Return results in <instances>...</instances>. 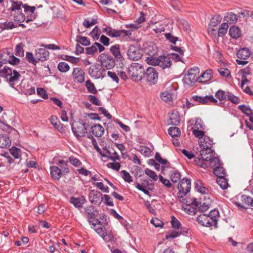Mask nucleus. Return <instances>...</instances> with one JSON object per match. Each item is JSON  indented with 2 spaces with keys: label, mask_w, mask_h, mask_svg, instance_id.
<instances>
[{
  "label": "nucleus",
  "mask_w": 253,
  "mask_h": 253,
  "mask_svg": "<svg viewBox=\"0 0 253 253\" xmlns=\"http://www.w3.org/2000/svg\"><path fill=\"white\" fill-rule=\"evenodd\" d=\"M144 68L143 66L137 63H131L127 69V75L122 69L117 70L116 72H112V79L119 83V76L125 80L128 78L135 82L141 81L143 79Z\"/></svg>",
  "instance_id": "nucleus-1"
},
{
  "label": "nucleus",
  "mask_w": 253,
  "mask_h": 253,
  "mask_svg": "<svg viewBox=\"0 0 253 253\" xmlns=\"http://www.w3.org/2000/svg\"><path fill=\"white\" fill-rule=\"evenodd\" d=\"M147 63L153 66H159L163 69L169 68L171 65V61L169 57L165 56L159 57L149 56L146 59Z\"/></svg>",
  "instance_id": "nucleus-2"
},
{
  "label": "nucleus",
  "mask_w": 253,
  "mask_h": 253,
  "mask_svg": "<svg viewBox=\"0 0 253 253\" xmlns=\"http://www.w3.org/2000/svg\"><path fill=\"white\" fill-rule=\"evenodd\" d=\"M112 53L115 57L113 60L114 65L112 68H113L114 70L115 68L118 70L123 69L125 60L120 53L119 45L116 44L112 46Z\"/></svg>",
  "instance_id": "nucleus-3"
},
{
  "label": "nucleus",
  "mask_w": 253,
  "mask_h": 253,
  "mask_svg": "<svg viewBox=\"0 0 253 253\" xmlns=\"http://www.w3.org/2000/svg\"><path fill=\"white\" fill-rule=\"evenodd\" d=\"M71 127L74 135L80 140L81 137L85 136L88 126H87L86 123L79 121L74 123Z\"/></svg>",
  "instance_id": "nucleus-4"
},
{
  "label": "nucleus",
  "mask_w": 253,
  "mask_h": 253,
  "mask_svg": "<svg viewBox=\"0 0 253 253\" xmlns=\"http://www.w3.org/2000/svg\"><path fill=\"white\" fill-rule=\"evenodd\" d=\"M199 69L194 67L188 71L183 78L184 83L189 86L193 85L196 82H199Z\"/></svg>",
  "instance_id": "nucleus-5"
},
{
  "label": "nucleus",
  "mask_w": 253,
  "mask_h": 253,
  "mask_svg": "<svg viewBox=\"0 0 253 253\" xmlns=\"http://www.w3.org/2000/svg\"><path fill=\"white\" fill-rule=\"evenodd\" d=\"M20 74L15 70H12L11 68L4 66V72L1 77L6 79L9 83H14L17 81L20 77Z\"/></svg>",
  "instance_id": "nucleus-6"
},
{
  "label": "nucleus",
  "mask_w": 253,
  "mask_h": 253,
  "mask_svg": "<svg viewBox=\"0 0 253 253\" xmlns=\"http://www.w3.org/2000/svg\"><path fill=\"white\" fill-rule=\"evenodd\" d=\"M158 78V73L153 67H149L144 72L143 79L150 84H155Z\"/></svg>",
  "instance_id": "nucleus-7"
},
{
  "label": "nucleus",
  "mask_w": 253,
  "mask_h": 253,
  "mask_svg": "<svg viewBox=\"0 0 253 253\" xmlns=\"http://www.w3.org/2000/svg\"><path fill=\"white\" fill-rule=\"evenodd\" d=\"M127 54L128 58L134 61H137L142 56L141 51L138 46L130 45L127 50Z\"/></svg>",
  "instance_id": "nucleus-8"
},
{
  "label": "nucleus",
  "mask_w": 253,
  "mask_h": 253,
  "mask_svg": "<svg viewBox=\"0 0 253 253\" xmlns=\"http://www.w3.org/2000/svg\"><path fill=\"white\" fill-rule=\"evenodd\" d=\"M250 51L248 48H243L240 49L237 53V56L241 60L237 59L236 62L239 65H245L247 64L248 61L246 60L250 57Z\"/></svg>",
  "instance_id": "nucleus-9"
},
{
  "label": "nucleus",
  "mask_w": 253,
  "mask_h": 253,
  "mask_svg": "<svg viewBox=\"0 0 253 253\" xmlns=\"http://www.w3.org/2000/svg\"><path fill=\"white\" fill-rule=\"evenodd\" d=\"M90 202L94 204H99L103 201V195L100 192L92 190L88 194Z\"/></svg>",
  "instance_id": "nucleus-10"
},
{
  "label": "nucleus",
  "mask_w": 253,
  "mask_h": 253,
  "mask_svg": "<svg viewBox=\"0 0 253 253\" xmlns=\"http://www.w3.org/2000/svg\"><path fill=\"white\" fill-rule=\"evenodd\" d=\"M190 188L191 181L190 179L187 178L182 179L178 185V192L183 193L184 195H186L190 191Z\"/></svg>",
  "instance_id": "nucleus-11"
},
{
  "label": "nucleus",
  "mask_w": 253,
  "mask_h": 253,
  "mask_svg": "<svg viewBox=\"0 0 253 253\" xmlns=\"http://www.w3.org/2000/svg\"><path fill=\"white\" fill-rule=\"evenodd\" d=\"M72 75L74 80L79 83L84 81V72L81 68H75L73 69Z\"/></svg>",
  "instance_id": "nucleus-12"
},
{
  "label": "nucleus",
  "mask_w": 253,
  "mask_h": 253,
  "mask_svg": "<svg viewBox=\"0 0 253 253\" xmlns=\"http://www.w3.org/2000/svg\"><path fill=\"white\" fill-rule=\"evenodd\" d=\"M23 7L24 9V12L26 14L29 15V18H28L26 20V22L28 23L29 21H33L34 20L36 17L37 14L35 13V11L36 10V6H29L27 4H24L23 5Z\"/></svg>",
  "instance_id": "nucleus-13"
},
{
  "label": "nucleus",
  "mask_w": 253,
  "mask_h": 253,
  "mask_svg": "<svg viewBox=\"0 0 253 253\" xmlns=\"http://www.w3.org/2000/svg\"><path fill=\"white\" fill-rule=\"evenodd\" d=\"M49 53L45 47L40 48L36 50L35 56L39 61H44L48 58Z\"/></svg>",
  "instance_id": "nucleus-14"
},
{
  "label": "nucleus",
  "mask_w": 253,
  "mask_h": 253,
  "mask_svg": "<svg viewBox=\"0 0 253 253\" xmlns=\"http://www.w3.org/2000/svg\"><path fill=\"white\" fill-rule=\"evenodd\" d=\"M197 221L202 225L206 227H210L212 226V222L214 219L207 216V214H202L197 217Z\"/></svg>",
  "instance_id": "nucleus-15"
},
{
  "label": "nucleus",
  "mask_w": 253,
  "mask_h": 253,
  "mask_svg": "<svg viewBox=\"0 0 253 253\" xmlns=\"http://www.w3.org/2000/svg\"><path fill=\"white\" fill-rule=\"evenodd\" d=\"M98 59L102 67H105L108 70L111 69V56L103 53L99 56Z\"/></svg>",
  "instance_id": "nucleus-16"
},
{
  "label": "nucleus",
  "mask_w": 253,
  "mask_h": 253,
  "mask_svg": "<svg viewBox=\"0 0 253 253\" xmlns=\"http://www.w3.org/2000/svg\"><path fill=\"white\" fill-rule=\"evenodd\" d=\"M104 128L99 124H96L90 127V130L88 134H90L92 137H100L103 134Z\"/></svg>",
  "instance_id": "nucleus-17"
},
{
  "label": "nucleus",
  "mask_w": 253,
  "mask_h": 253,
  "mask_svg": "<svg viewBox=\"0 0 253 253\" xmlns=\"http://www.w3.org/2000/svg\"><path fill=\"white\" fill-rule=\"evenodd\" d=\"M85 214L89 221V219H96V217L98 215V212L94 207L90 205L85 208Z\"/></svg>",
  "instance_id": "nucleus-18"
},
{
  "label": "nucleus",
  "mask_w": 253,
  "mask_h": 253,
  "mask_svg": "<svg viewBox=\"0 0 253 253\" xmlns=\"http://www.w3.org/2000/svg\"><path fill=\"white\" fill-rule=\"evenodd\" d=\"M202 147L200 151V154L203 159L205 161H210L212 159V156L214 155V152L212 150L211 147Z\"/></svg>",
  "instance_id": "nucleus-19"
},
{
  "label": "nucleus",
  "mask_w": 253,
  "mask_h": 253,
  "mask_svg": "<svg viewBox=\"0 0 253 253\" xmlns=\"http://www.w3.org/2000/svg\"><path fill=\"white\" fill-rule=\"evenodd\" d=\"M180 121V116L178 111L175 110L172 111L169 116V124L173 126H177L179 124Z\"/></svg>",
  "instance_id": "nucleus-20"
},
{
  "label": "nucleus",
  "mask_w": 253,
  "mask_h": 253,
  "mask_svg": "<svg viewBox=\"0 0 253 253\" xmlns=\"http://www.w3.org/2000/svg\"><path fill=\"white\" fill-rule=\"evenodd\" d=\"M242 201L245 204L244 205L238 202L236 203V205L239 207L243 209L247 208L246 206L253 207V198L250 196L243 195L242 196Z\"/></svg>",
  "instance_id": "nucleus-21"
},
{
  "label": "nucleus",
  "mask_w": 253,
  "mask_h": 253,
  "mask_svg": "<svg viewBox=\"0 0 253 253\" xmlns=\"http://www.w3.org/2000/svg\"><path fill=\"white\" fill-rule=\"evenodd\" d=\"M89 223L91 225V228H93L98 234L102 233L103 231L105 229V228L102 227L100 223V221L97 219H94L92 220L89 219Z\"/></svg>",
  "instance_id": "nucleus-22"
},
{
  "label": "nucleus",
  "mask_w": 253,
  "mask_h": 253,
  "mask_svg": "<svg viewBox=\"0 0 253 253\" xmlns=\"http://www.w3.org/2000/svg\"><path fill=\"white\" fill-rule=\"evenodd\" d=\"M50 122L54 127L57 129L61 132H65V129L61 124L58 118L56 116H51L50 118Z\"/></svg>",
  "instance_id": "nucleus-23"
},
{
  "label": "nucleus",
  "mask_w": 253,
  "mask_h": 253,
  "mask_svg": "<svg viewBox=\"0 0 253 253\" xmlns=\"http://www.w3.org/2000/svg\"><path fill=\"white\" fill-rule=\"evenodd\" d=\"M11 15L13 16V20L15 22H17L20 26L22 27H24L22 22L25 20V16L24 14L22 12V11H18L13 13H11Z\"/></svg>",
  "instance_id": "nucleus-24"
},
{
  "label": "nucleus",
  "mask_w": 253,
  "mask_h": 253,
  "mask_svg": "<svg viewBox=\"0 0 253 253\" xmlns=\"http://www.w3.org/2000/svg\"><path fill=\"white\" fill-rule=\"evenodd\" d=\"M10 2L11 6L8 10L10 11L11 13L22 11L21 6L23 7V5H24L22 1L11 0Z\"/></svg>",
  "instance_id": "nucleus-25"
},
{
  "label": "nucleus",
  "mask_w": 253,
  "mask_h": 253,
  "mask_svg": "<svg viewBox=\"0 0 253 253\" xmlns=\"http://www.w3.org/2000/svg\"><path fill=\"white\" fill-rule=\"evenodd\" d=\"M199 142L201 148L206 147L205 148H206L212 147L213 143L212 140L207 135H205L202 139H200V140H199Z\"/></svg>",
  "instance_id": "nucleus-26"
},
{
  "label": "nucleus",
  "mask_w": 253,
  "mask_h": 253,
  "mask_svg": "<svg viewBox=\"0 0 253 253\" xmlns=\"http://www.w3.org/2000/svg\"><path fill=\"white\" fill-rule=\"evenodd\" d=\"M11 145V140L6 134H0V147L8 148Z\"/></svg>",
  "instance_id": "nucleus-27"
},
{
  "label": "nucleus",
  "mask_w": 253,
  "mask_h": 253,
  "mask_svg": "<svg viewBox=\"0 0 253 253\" xmlns=\"http://www.w3.org/2000/svg\"><path fill=\"white\" fill-rule=\"evenodd\" d=\"M211 70H207L203 73L199 78V82L206 83L211 80L212 77Z\"/></svg>",
  "instance_id": "nucleus-28"
},
{
  "label": "nucleus",
  "mask_w": 253,
  "mask_h": 253,
  "mask_svg": "<svg viewBox=\"0 0 253 253\" xmlns=\"http://www.w3.org/2000/svg\"><path fill=\"white\" fill-rule=\"evenodd\" d=\"M61 169H60L57 166H52L50 167L51 176L55 179L58 180L61 176Z\"/></svg>",
  "instance_id": "nucleus-29"
},
{
  "label": "nucleus",
  "mask_w": 253,
  "mask_h": 253,
  "mask_svg": "<svg viewBox=\"0 0 253 253\" xmlns=\"http://www.w3.org/2000/svg\"><path fill=\"white\" fill-rule=\"evenodd\" d=\"M0 128L2 130L6 131L8 133H13L14 134H17L18 131L13 127L9 125L6 124L3 121L0 120Z\"/></svg>",
  "instance_id": "nucleus-30"
},
{
  "label": "nucleus",
  "mask_w": 253,
  "mask_h": 253,
  "mask_svg": "<svg viewBox=\"0 0 253 253\" xmlns=\"http://www.w3.org/2000/svg\"><path fill=\"white\" fill-rule=\"evenodd\" d=\"M224 21L230 24L235 23L238 20L237 16L235 14L230 12L227 13L224 16Z\"/></svg>",
  "instance_id": "nucleus-31"
},
{
  "label": "nucleus",
  "mask_w": 253,
  "mask_h": 253,
  "mask_svg": "<svg viewBox=\"0 0 253 253\" xmlns=\"http://www.w3.org/2000/svg\"><path fill=\"white\" fill-rule=\"evenodd\" d=\"M207 216L211 218L212 219H214V221L212 222V225L214 226L215 227H216L218 217L219 216L218 211L216 210H212L210 211L209 214L207 215Z\"/></svg>",
  "instance_id": "nucleus-32"
},
{
  "label": "nucleus",
  "mask_w": 253,
  "mask_h": 253,
  "mask_svg": "<svg viewBox=\"0 0 253 253\" xmlns=\"http://www.w3.org/2000/svg\"><path fill=\"white\" fill-rule=\"evenodd\" d=\"M229 34L232 38L237 39L241 36V31L238 27L232 26L230 28Z\"/></svg>",
  "instance_id": "nucleus-33"
},
{
  "label": "nucleus",
  "mask_w": 253,
  "mask_h": 253,
  "mask_svg": "<svg viewBox=\"0 0 253 253\" xmlns=\"http://www.w3.org/2000/svg\"><path fill=\"white\" fill-rule=\"evenodd\" d=\"M217 183L219 185L221 188L222 189H226L229 186L228 180L225 178V176H219L216 179Z\"/></svg>",
  "instance_id": "nucleus-34"
},
{
  "label": "nucleus",
  "mask_w": 253,
  "mask_h": 253,
  "mask_svg": "<svg viewBox=\"0 0 253 253\" xmlns=\"http://www.w3.org/2000/svg\"><path fill=\"white\" fill-rule=\"evenodd\" d=\"M168 132L172 138L179 136L181 133L180 129L175 126L169 128Z\"/></svg>",
  "instance_id": "nucleus-35"
},
{
  "label": "nucleus",
  "mask_w": 253,
  "mask_h": 253,
  "mask_svg": "<svg viewBox=\"0 0 253 253\" xmlns=\"http://www.w3.org/2000/svg\"><path fill=\"white\" fill-rule=\"evenodd\" d=\"M228 28V25L227 23H222L219 27L218 31L219 37H223L227 33Z\"/></svg>",
  "instance_id": "nucleus-36"
},
{
  "label": "nucleus",
  "mask_w": 253,
  "mask_h": 253,
  "mask_svg": "<svg viewBox=\"0 0 253 253\" xmlns=\"http://www.w3.org/2000/svg\"><path fill=\"white\" fill-rule=\"evenodd\" d=\"M58 166L60 168V169H61V171L63 173H67L69 172V169L68 168L67 161L60 160L58 163Z\"/></svg>",
  "instance_id": "nucleus-37"
},
{
  "label": "nucleus",
  "mask_w": 253,
  "mask_h": 253,
  "mask_svg": "<svg viewBox=\"0 0 253 253\" xmlns=\"http://www.w3.org/2000/svg\"><path fill=\"white\" fill-rule=\"evenodd\" d=\"M222 17L219 15L214 16L211 20L209 26L210 27H215L221 22Z\"/></svg>",
  "instance_id": "nucleus-38"
},
{
  "label": "nucleus",
  "mask_w": 253,
  "mask_h": 253,
  "mask_svg": "<svg viewBox=\"0 0 253 253\" xmlns=\"http://www.w3.org/2000/svg\"><path fill=\"white\" fill-rule=\"evenodd\" d=\"M26 60L30 63L36 65L39 61L36 57H34L33 54L30 52H27L26 55Z\"/></svg>",
  "instance_id": "nucleus-39"
},
{
  "label": "nucleus",
  "mask_w": 253,
  "mask_h": 253,
  "mask_svg": "<svg viewBox=\"0 0 253 253\" xmlns=\"http://www.w3.org/2000/svg\"><path fill=\"white\" fill-rule=\"evenodd\" d=\"M76 41L84 46L88 45L90 44L89 39L82 36H78L77 37Z\"/></svg>",
  "instance_id": "nucleus-40"
},
{
  "label": "nucleus",
  "mask_w": 253,
  "mask_h": 253,
  "mask_svg": "<svg viewBox=\"0 0 253 253\" xmlns=\"http://www.w3.org/2000/svg\"><path fill=\"white\" fill-rule=\"evenodd\" d=\"M213 173L215 175L219 177V176H225L226 173L225 172V169L223 167H217L213 169Z\"/></svg>",
  "instance_id": "nucleus-41"
},
{
  "label": "nucleus",
  "mask_w": 253,
  "mask_h": 253,
  "mask_svg": "<svg viewBox=\"0 0 253 253\" xmlns=\"http://www.w3.org/2000/svg\"><path fill=\"white\" fill-rule=\"evenodd\" d=\"M0 27L1 28L2 30H8L12 29L16 27V26L12 22L6 21L3 23H0Z\"/></svg>",
  "instance_id": "nucleus-42"
},
{
  "label": "nucleus",
  "mask_w": 253,
  "mask_h": 253,
  "mask_svg": "<svg viewBox=\"0 0 253 253\" xmlns=\"http://www.w3.org/2000/svg\"><path fill=\"white\" fill-rule=\"evenodd\" d=\"M57 68L60 72L63 73L67 72L70 69V66L69 65L64 62H61L59 63Z\"/></svg>",
  "instance_id": "nucleus-43"
},
{
  "label": "nucleus",
  "mask_w": 253,
  "mask_h": 253,
  "mask_svg": "<svg viewBox=\"0 0 253 253\" xmlns=\"http://www.w3.org/2000/svg\"><path fill=\"white\" fill-rule=\"evenodd\" d=\"M211 201L208 198V200L205 202L203 203H200V205L199 207V210L202 212L207 211L211 205Z\"/></svg>",
  "instance_id": "nucleus-44"
},
{
  "label": "nucleus",
  "mask_w": 253,
  "mask_h": 253,
  "mask_svg": "<svg viewBox=\"0 0 253 253\" xmlns=\"http://www.w3.org/2000/svg\"><path fill=\"white\" fill-rule=\"evenodd\" d=\"M10 154L15 158L18 159L21 157V150L20 149L16 147H12L9 149Z\"/></svg>",
  "instance_id": "nucleus-45"
},
{
  "label": "nucleus",
  "mask_w": 253,
  "mask_h": 253,
  "mask_svg": "<svg viewBox=\"0 0 253 253\" xmlns=\"http://www.w3.org/2000/svg\"><path fill=\"white\" fill-rule=\"evenodd\" d=\"M204 97V104H209L210 103H213L214 104H217V100L214 98L213 95H206Z\"/></svg>",
  "instance_id": "nucleus-46"
},
{
  "label": "nucleus",
  "mask_w": 253,
  "mask_h": 253,
  "mask_svg": "<svg viewBox=\"0 0 253 253\" xmlns=\"http://www.w3.org/2000/svg\"><path fill=\"white\" fill-rule=\"evenodd\" d=\"M86 87L88 91L93 94L97 93V90L96 89L94 85L91 82L90 80H87L85 83Z\"/></svg>",
  "instance_id": "nucleus-47"
},
{
  "label": "nucleus",
  "mask_w": 253,
  "mask_h": 253,
  "mask_svg": "<svg viewBox=\"0 0 253 253\" xmlns=\"http://www.w3.org/2000/svg\"><path fill=\"white\" fill-rule=\"evenodd\" d=\"M102 157V161L106 162L107 159H111V153L110 151L107 148H104L103 151L100 153Z\"/></svg>",
  "instance_id": "nucleus-48"
},
{
  "label": "nucleus",
  "mask_w": 253,
  "mask_h": 253,
  "mask_svg": "<svg viewBox=\"0 0 253 253\" xmlns=\"http://www.w3.org/2000/svg\"><path fill=\"white\" fill-rule=\"evenodd\" d=\"M161 98L165 102H170L172 100V95L169 92L165 91L161 94Z\"/></svg>",
  "instance_id": "nucleus-49"
},
{
  "label": "nucleus",
  "mask_w": 253,
  "mask_h": 253,
  "mask_svg": "<svg viewBox=\"0 0 253 253\" xmlns=\"http://www.w3.org/2000/svg\"><path fill=\"white\" fill-rule=\"evenodd\" d=\"M23 45L22 43L18 44L15 47V55L22 57L24 56Z\"/></svg>",
  "instance_id": "nucleus-50"
},
{
  "label": "nucleus",
  "mask_w": 253,
  "mask_h": 253,
  "mask_svg": "<svg viewBox=\"0 0 253 253\" xmlns=\"http://www.w3.org/2000/svg\"><path fill=\"white\" fill-rule=\"evenodd\" d=\"M227 92H225L222 90H218L215 93V96L219 100H225L227 98Z\"/></svg>",
  "instance_id": "nucleus-51"
},
{
  "label": "nucleus",
  "mask_w": 253,
  "mask_h": 253,
  "mask_svg": "<svg viewBox=\"0 0 253 253\" xmlns=\"http://www.w3.org/2000/svg\"><path fill=\"white\" fill-rule=\"evenodd\" d=\"M121 173H122V177L125 181L130 183L133 181L132 176L127 171L123 170L121 171Z\"/></svg>",
  "instance_id": "nucleus-52"
},
{
  "label": "nucleus",
  "mask_w": 253,
  "mask_h": 253,
  "mask_svg": "<svg viewBox=\"0 0 253 253\" xmlns=\"http://www.w3.org/2000/svg\"><path fill=\"white\" fill-rule=\"evenodd\" d=\"M227 98L228 100H230L231 102L235 104L239 103L240 101L239 97L236 96L235 95H234V94H232L229 92H227Z\"/></svg>",
  "instance_id": "nucleus-53"
},
{
  "label": "nucleus",
  "mask_w": 253,
  "mask_h": 253,
  "mask_svg": "<svg viewBox=\"0 0 253 253\" xmlns=\"http://www.w3.org/2000/svg\"><path fill=\"white\" fill-rule=\"evenodd\" d=\"M101 33L100 30L97 27V26H95L90 33V34L93 39L94 40H96L98 39Z\"/></svg>",
  "instance_id": "nucleus-54"
},
{
  "label": "nucleus",
  "mask_w": 253,
  "mask_h": 253,
  "mask_svg": "<svg viewBox=\"0 0 253 253\" xmlns=\"http://www.w3.org/2000/svg\"><path fill=\"white\" fill-rule=\"evenodd\" d=\"M145 173L146 175L151 178L154 181L157 180L158 176L155 171L149 169H146L145 170Z\"/></svg>",
  "instance_id": "nucleus-55"
},
{
  "label": "nucleus",
  "mask_w": 253,
  "mask_h": 253,
  "mask_svg": "<svg viewBox=\"0 0 253 253\" xmlns=\"http://www.w3.org/2000/svg\"><path fill=\"white\" fill-rule=\"evenodd\" d=\"M97 23V20L96 19H92L91 21L88 20V19H84L83 22V25L85 28H89L91 26H93L96 24Z\"/></svg>",
  "instance_id": "nucleus-56"
},
{
  "label": "nucleus",
  "mask_w": 253,
  "mask_h": 253,
  "mask_svg": "<svg viewBox=\"0 0 253 253\" xmlns=\"http://www.w3.org/2000/svg\"><path fill=\"white\" fill-rule=\"evenodd\" d=\"M181 175L180 173L177 171H174L170 174V179L172 182H177L180 178Z\"/></svg>",
  "instance_id": "nucleus-57"
},
{
  "label": "nucleus",
  "mask_w": 253,
  "mask_h": 253,
  "mask_svg": "<svg viewBox=\"0 0 253 253\" xmlns=\"http://www.w3.org/2000/svg\"><path fill=\"white\" fill-rule=\"evenodd\" d=\"M140 152L145 156L149 157L151 154V150L149 148L141 146L139 148Z\"/></svg>",
  "instance_id": "nucleus-58"
},
{
  "label": "nucleus",
  "mask_w": 253,
  "mask_h": 253,
  "mask_svg": "<svg viewBox=\"0 0 253 253\" xmlns=\"http://www.w3.org/2000/svg\"><path fill=\"white\" fill-rule=\"evenodd\" d=\"M239 108L244 113L248 116H250L252 114V110L248 106L242 105L239 106Z\"/></svg>",
  "instance_id": "nucleus-59"
},
{
  "label": "nucleus",
  "mask_w": 253,
  "mask_h": 253,
  "mask_svg": "<svg viewBox=\"0 0 253 253\" xmlns=\"http://www.w3.org/2000/svg\"><path fill=\"white\" fill-rule=\"evenodd\" d=\"M69 161L71 164L75 167H79L82 165L81 161L73 156H71L69 158Z\"/></svg>",
  "instance_id": "nucleus-60"
},
{
  "label": "nucleus",
  "mask_w": 253,
  "mask_h": 253,
  "mask_svg": "<svg viewBox=\"0 0 253 253\" xmlns=\"http://www.w3.org/2000/svg\"><path fill=\"white\" fill-rule=\"evenodd\" d=\"M8 62L9 64L13 65H18L20 62V59L18 58L15 57L13 53H11V55L9 56V59L8 60Z\"/></svg>",
  "instance_id": "nucleus-61"
},
{
  "label": "nucleus",
  "mask_w": 253,
  "mask_h": 253,
  "mask_svg": "<svg viewBox=\"0 0 253 253\" xmlns=\"http://www.w3.org/2000/svg\"><path fill=\"white\" fill-rule=\"evenodd\" d=\"M195 188L197 190V191L202 194H206L208 192V190L205 187L202 185V183L199 182V183H196Z\"/></svg>",
  "instance_id": "nucleus-62"
},
{
  "label": "nucleus",
  "mask_w": 253,
  "mask_h": 253,
  "mask_svg": "<svg viewBox=\"0 0 253 253\" xmlns=\"http://www.w3.org/2000/svg\"><path fill=\"white\" fill-rule=\"evenodd\" d=\"M70 202L76 208H81L82 207V203H81V199L79 198H71Z\"/></svg>",
  "instance_id": "nucleus-63"
},
{
  "label": "nucleus",
  "mask_w": 253,
  "mask_h": 253,
  "mask_svg": "<svg viewBox=\"0 0 253 253\" xmlns=\"http://www.w3.org/2000/svg\"><path fill=\"white\" fill-rule=\"evenodd\" d=\"M178 25L180 27L183 28L186 31L189 30L190 29V26L188 22L183 19L180 20L178 21Z\"/></svg>",
  "instance_id": "nucleus-64"
}]
</instances>
